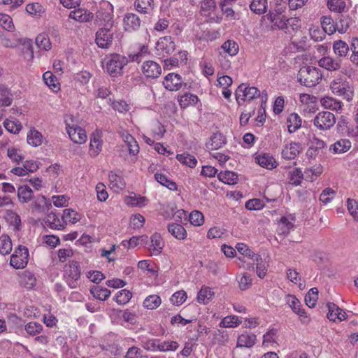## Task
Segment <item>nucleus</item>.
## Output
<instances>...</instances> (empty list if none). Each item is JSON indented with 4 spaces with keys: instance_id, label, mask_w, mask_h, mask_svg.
<instances>
[{
    "instance_id": "obj_1",
    "label": "nucleus",
    "mask_w": 358,
    "mask_h": 358,
    "mask_svg": "<svg viewBox=\"0 0 358 358\" xmlns=\"http://www.w3.org/2000/svg\"><path fill=\"white\" fill-rule=\"evenodd\" d=\"M298 81L301 85L308 87L315 86L322 79L320 70L311 66H303L297 74Z\"/></svg>"
},
{
    "instance_id": "obj_2",
    "label": "nucleus",
    "mask_w": 358,
    "mask_h": 358,
    "mask_svg": "<svg viewBox=\"0 0 358 358\" xmlns=\"http://www.w3.org/2000/svg\"><path fill=\"white\" fill-rule=\"evenodd\" d=\"M117 28L101 27L96 33L95 42L99 48L108 49L112 45L115 35L117 34Z\"/></svg>"
},
{
    "instance_id": "obj_3",
    "label": "nucleus",
    "mask_w": 358,
    "mask_h": 358,
    "mask_svg": "<svg viewBox=\"0 0 358 358\" xmlns=\"http://www.w3.org/2000/svg\"><path fill=\"white\" fill-rule=\"evenodd\" d=\"M95 23L102 27H114L113 6L108 2L103 3L98 10L96 15Z\"/></svg>"
},
{
    "instance_id": "obj_4",
    "label": "nucleus",
    "mask_w": 358,
    "mask_h": 358,
    "mask_svg": "<svg viewBox=\"0 0 358 358\" xmlns=\"http://www.w3.org/2000/svg\"><path fill=\"white\" fill-rule=\"evenodd\" d=\"M128 62L126 57L113 54L107 60L106 68L110 76L116 77L122 73L124 66L127 64Z\"/></svg>"
},
{
    "instance_id": "obj_5",
    "label": "nucleus",
    "mask_w": 358,
    "mask_h": 358,
    "mask_svg": "<svg viewBox=\"0 0 358 358\" xmlns=\"http://www.w3.org/2000/svg\"><path fill=\"white\" fill-rule=\"evenodd\" d=\"M64 277L71 288H76L80 277V265L76 261H71L64 268Z\"/></svg>"
},
{
    "instance_id": "obj_6",
    "label": "nucleus",
    "mask_w": 358,
    "mask_h": 358,
    "mask_svg": "<svg viewBox=\"0 0 358 358\" xmlns=\"http://www.w3.org/2000/svg\"><path fill=\"white\" fill-rule=\"evenodd\" d=\"M261 95L260 91L255 87H250L246 83H241L237 87L235 96L238 105H241L239 101L241 96V100L245 101L246 100L251 101L254 99L259 97Z\"/></svg>"
},
{
    "instance_id": "obj_7",
    "label": "nucleus",
    "mask_w": 358,
    "mask_h": 358,
    "mask_svg": "<svg viewBox=\"0 0 358 358\" xmlns=\"http://www.w3.org/2000/svg\"><path fill=\"white\" fill-rule=\"evenodd\" d=\"M155 49L159 56L166 57L176 51V45L171 36H166L158 40Z\"/></svg>"
},
{
    "instance_id": "obj_8",
    "label": "nucleus",
    "mask_w": 358,
    "mask_h": 358,
    "mask_svg": "<svg viewBox=\"0 0 358 358\" xmlns=\"http://www.w3.org/2000/svg\"><path fill=\"white\" fill-rule=\"evenodd\" d=\"M313 123L320 130H327L336 123V117L329 111L319 113L313 120Z\"/></svg>"
},
{
    "instance_id": "obj_9",
    "label": "nucleus",
    "mask_w": 358,
    "mask_h": 358,
    "mask_svg": "<svg viewBox=\"0 0 358 358\" xmlns=\"http://www.w3.org/2000/svg\"><path fill=\"white\" fill-rule=\"evenodd\" d=\"M331 89L334 94L343 96L348 101L352 99L353 92L345 80L338 79L331 83Z\"/></svg>"
},
{
    "instance_id": "obj_10",
    "label": "nucleus",
    "mask_w": 358,
    "mask_h": 358,
    "mask_svg": "<svg viewBox=\"0 0 358 358\" xmlns=\"http://www.w3.org/2000/svg\"><path fill=\"white\" fill-rule=\"evenodd\" d=\"M143 75L148 78H157L162 73L161 66L152 60H145L141 67Z\"/></svg>"
},
{
    "instance_id": "obj_11",
    "label": "nucleus",
    "mask_w": 358,
    "mask_h": 358,
    "mask_svg": "<svg viewBox=\"0 0 358 358\" xmlns=\"http://www.w3.org/2000/svg\"><path fill=\"white\" fill-rule=\"evenodd\" d=\"M286 301L292 310L299 316L303 323L309 322L310 318L307 316L305 310L301 308V302L295 296L287 295L286 296Z\"/></svg>"
},
{
    "instance_id": "obj_12",
    "label": "nucleus",
    "mask_w": 358,
    "mask_h": 358,
    "mask_svg": "<svg viewBox=\"0 0 358 358\" xmlns=\"http://www.w3.org/2000/svg\"><path fill=\"white\" fill-rule=\"evenodd\" d=\"M163 85L168 90L177 91L181 88L183 82L179 74L171 73L165 76ZM184 85L186 86L187 84L184 83Z\"/></svg>"
},
{
    "instance_id": "obj_13",
    "label": "nucleus",
    "mask_w": 358,
    "mask_h": 358,
    "mask_svg": "<svg viewBox=\"0 0 358 358\" xmlns=\"http://www.w3.org/2000/svg\"><path fill=\"white\" fill-rule=\"evenodd\" d=\"M123 22L125 30L129 32L138 30L141 24L138 15L131 13L125 15Z\"/></svg>"
},
{
    "instance_id": "obj_14",
    "label": "nucleus",
    "mask_w": 358,
    "mask_h": 358,
    "mask_svg": "<svg viewBox=\"0 0 358 358\" xmlns=\"http://www.w3.org/2000/svg\"><path fill=\"white\" fill-rule=\"evenodd\" d=\"M300 149L301 144L299 143L292 142L284 146L282 150V156L285 159H293L300 153Z\"/></svg>"
},
{
    "instance_id": "obj_15",
    "label": "nucleus",
    "mask_w": 358,
    "mask_h": 358,
    "mask_svg": "<svg viewBox=\"0 0 358 358\" xmlns=\"http://www.w3.org/2000/svg\"><path fill=\"white\" fill-rule=\"evenodd\" d=\"M67 131L70 138L76 143L81 144L87 139L85 131L80 127H69Z\"/></svg>"
},
{
    "instance_id": "obj_16",
    "label": "nucleus",
    "mask_w": 358,
    "mask_h": 358,
    "mask_svg": "<svg viewBox=\"0 0 358 358\" xmlns=\"http://www.w3.org/2000/svg\"><path fill=\"white\" fill-rule=\"evenodd\" d=\"M210 143H207L206 146L210 150H217L227 143L226 137L220 132L214 133L210 138Z\"/></svg>"
},
{
    "instance_id": "obj_17",
    "label": "nucleus",
    "mask_w": 358,
    "mask_h": 358,
    "mask_svg": "<svg viewBox=\"0 0 358 358\" xmlns=\"http://www.w3.org/2000/svg\"><path fill=\"white\" fill-rule=\"evenodd\" d=\"M268 19L279 29H287V18L282 15L281 13H269L268 14Z\"/></svg>"
},
{
    "instance_id": "obj_18",
    "label": "nucleus",
    "mask_w": 358,
    "mask_h": 358,
    "mask_svg": "<svg viewBox=\"0 0 358 358\" xmlns=\"http://www.w3.org/2000/svg\"><path fill=\"white\" fill-rule=\"evenodd\" d=\"M45 224L52 229H64L66 224L62 223L59 219L58 215L54 212H51L47 215L44 219Z\"/></svg>"
},
{
    "instance_id": "obj_19",
    "label": "nucleus",
    "mask_w": 358,
    "mask_h": 358,
    "mask_svg": "<svg viewBox=\"0 0 358 358\" xmlns=\"http://www.w3.org/2000/svg\"><path fill=\"white\" fill-rule=\"evenodd\" d=\"M134 7L138 13L149 15L154 10V0H135Z\"/></svg>"
},
{
    "instance_id": "obj_20",
    "label": "nucleus",
    "mask_w": 358,
    "mask_h": 358,
    "mask_svg": "<svg viewBox=\"0 0 358 358\" xmlns=\"http://www.w3.org/2000/svg\"><path fill=\"white\" fill-rule=\"evenodd\" d=\"M321 24L324 33L329 35H331L338 31L336 22H334L331 15L323 16L322 17Z\"/></svg>"
},
{
    "instance_id": "obj_21",
    "label": "nucleus",
    "mask_w": 358,
    "mask_h": 358,
    "mask_svg": "<svg viewBox=\"0 0 358 358\" xmlns=\"http://www.w3.org/2000/svg\"><path fill=\"white\" fill-rule=\"evenodd\" d=\"M69 17L81 22H88L93 18V14L85 9H77L71 11Z\"/></svg>"
},
{
    "instance_id": "obj_22",
    "label": "nucleus",
    "mask_w": 358,
    "mask_h": 358,
    "mask_svg": "<svg viewBox=\"0 0 358 358\" xmlns=\"http://www.w3.org/2000/svg\"><path fill=\"white\" fill-rule=\"evenodd\" d=\"M90 150H93L94 155H97L102 148L101 131L96 130L94 132L90 138Z\"/></svg>"
},
{
    "instance_id": "obj_23",
    "label": "nucleus",
    "mask_w": 358,
    "mask_h": 358,
    "mask_svg": "<svg viewBox=\"0 0 358 358\" xmlns=\"http://www.w3.org/2000/svg\"><path fill=\"white\" fill-rule=\"evenodd\" d=\"M256 162L262 167L273 169L276 166L273 157L268 154L259 155L255 157Z\"/></svg>"
},
{
    "instance_id": "obj_24",
    "label": "nucleus",
    "mask_w": 358,
    "mask_h": 358,
    "mask_svg": "<svg viewBox=\"0 0 358 358\" xmlns=\"http://www.w3.org/2000/svg\"><path fill=\"white\" fill-rule=\"evenodd\" d=\"M318 63L320 66L329 71H336L341 68L340 61L333 59L330 57H322L319 60Z\"/></svg>"
},
{
    "instance_id": "obj_25",
    "label": "nucleus",
    "mask_w": 358,
    "mask_h": 358,
    "mask_svg": "<svg viewBox=\"0 0 358 358\" xmlns=\"http://www.w3.org/2000/svg\"><path fill=\"white\" fill-rule=\"evenodd\" d=\"M169 232L178 240H183L187 236L185 229L180 224L171 223L168 225Z\"/></svg>"
},
{
    "instance_id": "obj_26",
    "label": "nucleus",
    "mask_w": 358,
    "mask_h": 358,
    "mask_svg": "<svg viewBox=\"0 0 358 358\" xmlns=\"http://www.w3.org/2000/svg\"><path fill=\"white\" fill-rule=\"evenodd\" d=\"M287 128L289 133L292 134L295 132L301 126V119L297 113H291L287 119Z\"/></svg>"
},
{
    "instance_id": "obj_27",
    "label": "nucleus",
    "mask_w": 358,
    "mask_h": 358,
    "mask_svg": "<svg viewBox=\"0 0 358 358\" xmlns=\"http://www.w3.org/2000/svg\"><path fill=\"white\" fill-rule=\"evenodd\" d=\"M353 20L348 15H340L336 18V25L339 33H345L349 27L352 24Z\"/></svg>"
},
{
    "instance_id": "obj_28",
    "label": "nucleus",
    "mask_w": 358,
    "mask_h": 358,
    "mask_svg": "<svg viewBox=\"0 0 358 358\" xmlns=\"http://www.w3.org/2000/svg\"><path fill=\"white\" fill-rule=\"evenodd\" d=\"M198 101V96L191 93H185L178 99L179 105L182 108H186L189 106H195Z\"/></svg>"
},
{
    "instance_id": "obj_29",
    "label": "nucleus",
    "mask_w": 358,
    "mask_h": 358,
    "mask_svg": "<svg viewBox=\"0 0 358 358\" xmlns=\"http://www.w3.org/2000/svg\"><path fill=\"white\" fill-rule=\"evenodd\" d=\"M36 282V278L34 274L30 271H24L21 275V285L27 289H32Z\"/></svg>"
},
{
    "instance_id": "obj_30",
    "label": "nucleus",
    "mask_w": 358,
    "mask_h": 358,
    "mask_svg": "<svg viewBox=\"0 0 358 358\" xmlns=\"http://www.w3.org/2000/svg\"><path fill=\"white\" fill-rule=\"evenodd\" d=\"M90 293L94 297L101 301L106 300L110 295V291L108 289L99 285L91 287Z\"/></svg>"
},
{
    "instance_id": "obj_31",
    "label": "nucleus",
    "mask_w": 358,
    "mask_h": 358,
    "mask_svg": "<svg viewBox=\"0 0 358 358\" xmlns=\"http://www.w3.org/2000/svg\"><path fill=\"white\" fill-rule=\"evenodd\" d=\"M217 177L220 181L228 185H235L238 182V174L233 171H221Z\"/></svg>"
},
{
    "instance_id": "obj_32",
    "label": "nucleus",
    "mask_w": 358,
    "mask_h": 358,
    "mask_svg": "<svg viewBox=\"0 0 358 358\" xmlns=\"http://www.w3.org/2000/svg\"><path fill=\"white\" fill-rule=\"evenodd\" d=\"M13 101V95L7 87L0 85V106H9Z\"/></svg>"
},
{
    "instance_id": "obj_33",
    "label": "nucleus",
    "mask_w": 358,
    "mask_h": 358,
    "mask_svg": "<svg viewBox=\"0 0 358 358\" xmlns=\"http://www.w3.org/2000/svg\"><path fill=\"white\" fill-rule=\"evenodd\" d=\"M256 336L253 334H243L238 338L237 346L251 348L255 344Z\"/></svg>"
},
{
    "instance_id": "obj_34",
    "label": "nucleus",
    "mask_w": 358,
    "mask_h": 358,
    "mask_svg": "<svg viewBox=\"0 0 358 358\" xmlns=\"http://www.w3.org/2000/svg\"><path fill=\"white\" fill-rule=\"evenodd\" d=\"M334 53L339 57H345L349 52L348 45L343 41L338 40L334 41L333 44Z\"/></svg>"
},
{
    "instance_id": "obj_35",
    "label": "nucleus",
    "mask_w": 358,
    "mask_h": 358,
    "mask_svg": "<svg viewBox=\"0 0 358 358\" xmlns=\"http://www.w3.org/2000/svg\"><path fill=\"white\" fill-rule=\"evenodd\" d=\"M17 196L20 201L27 203L33 197V191L28 185L20 186L17 189Z\"/></svg>"
},
{
    "instance_id": "obj_36",
    "label": "nucleus",
    "mask_w": 358,
    "mask_h": 358,
    "mask_svg": "<svg viewBox=\"0 0 358 358\" xmlns=\"http://www.w3.org/2000/svg\"><path fill=\"white\" fill-rule=\"evenodd\" d=\"M151 248L150 250H152V255H159L163 247H164V243L162 241V238L160 234L155 233L154 234L151 238Z\"/></svg>"
},
{
    "instance_id": "obj_37",
    "label": "nucleus",
    "mask_w": 358,
    "mask_h": 358,
    "mask_svg": "<svg viewBox=\"0 0 358 358\" xmlns=\"http://www.w3.org/2000/svg\"><path fill=\"white\" fill-rule=\"evenodd\" d=\"M155 178L159 183L167 187L169 189L172 191L178 190L177 184L174 181L168 179L165 175L161 173H155Z\"/></svg>"
},
{
    "instance_id": "obj_38",
    "label": "nucleus",
    "mask_w": 358,
    "mask_h": 358,
    "mask_svg": "<svg viewBox=\"0 0 358 358\" xmlns=\"http://www.w3.org/2000/svg\"><path fill=\"white\" fill-rule=\"evenodd\" d=\"M42 134L35 129H32L27 134V141L28 144L34 147H37L42 143Z\"/></svg>"
},
{
    "instance_id": "obj_39",
    "label": "nucleus",
    "mask_w": 358,
    "mask_h": 358,
    "mask_svg": "<svg viewBox=\"0 0 358 358\" xmlns=\"http://www.w3.org/2000/svg\"><path fill=\"white\" fill-rule=\"evenodd\" d=\"M12 250V242L10 238L6 234L0 236V254L6 255Z\"/></svg>"
},
{
    "instance_id": "obj_40",
    "label": "nucleus",
    "mask_w": 358,
    "mask_h": 358,
    "mask_svg": "<svg viewBox=\"0 0 358 358\" xmlns=\"http://www.w3.org/2000/svg\"><path fill=\"white\" fill-rule=\"evenodd\" d=\"M267 0H252L250 5V10L257 14L261 15L266 11Z\"/></svg>"
},
{
    "instance_id": "obj_41",
    "label": "nucleus",
    "mask_w": 358,
    "mask_h": 358,
    "mask_svg": "<svg viewBox=\"0 0 358 358\" xmlns=\"http://www.w3.org/2000/svg\"><path fill=\"white\" fill-rule=\"evenodd\" d=\"M329 312L327 313V317L329 320L336 322V320L339 319V316L341 313L343 312V309L340 308L336 304L334 303H328L327 304Z\"/></svg>"
},
{
    "instance_id": "obj_42",
    "label": "nucleus",
    "mask_w": 358,
    "mask_h": 358,
    "mask_svg": "<svg viewBox=\"0 0 358 358\" xmlns=\"http://www.w3.org/2000/svg\"><path fill=\"white\" fill-rule=\"evenodd\" d=\"M6 219L10 225H13L15 227V231L20 230L21 224L20 217L14 211L8 210L6 211Z\"/></svg>"
},
{
    "instance_id": "obj_43",
    "label": "nucleus",
    "mask_w": 358,
    "mask_h": 358,
    "mask_svg": "<svg viewBox=\"0 0 358 358\" xmlns=\"http://www.w3.org/2000/svg\"><path fill=\"white\" fill-rule=\"evenodd\" d=\"M214 295V292L208 287H202L197 294V301L204 304L207 303Z\"/></svg>"
},
{
    "instance_id": "obj_44",
    "label": "nucleus",
    "mask_w": 358,
    "mask_h": 358,
    "mask_svg": "<svg viewBox=\"0 0 358 358\" xmlns=\"http://www.w3.org/2000/svg\"><path fill=\"white\" fill-rule=\"evenodd\" d=\"M293 227V223L289 222L286 217H282L278 227V233L280 235L287 236Z\"/></svg>"
},
{
    "instance_id": "obj_45",
    "label": "nucleus",
    "mask_w": 358,
    "mask_h": 358,
    "mask_svg": "<svg viewBox=\"0 0 358 358\" xmlns=\"http://www.w3.org/2000/svg\"><path fill=\"white\" fill-rule=\"evenodd\" d=\"M176 159L180 162L191 168L195 167L197 164L196 159L189 153L185 152L182 154H178L176 155Z\"/></svg>"
},
{
    "instance_id": "obj_46",
    "label": "nucleus",
    "mask_w": 358,
    "mask_h": 358,
    "mask_svg": "<svg viewBox=\"0 0 358 358\" xmlns=\"http://www.w3.org/2000/svg\"><path fill=\"white\" fill-rule=\"evenodd\" d=\"M333 150L335 153H344L351 147V142L349 140L341 139L336 141L333 145Z\"/></svg>"
},
{
    "instance_id": "obj_47",
    "label": "nucleus",
    "mask_w": 358,
    "mask_h": 358,
    "mask_svg": "<svg viewBox=\"0 0 358 358\" xmlns=\"http://www.w3.org/2000/svg\"><path fill=\"white\" fill-rule=\"evenodd\" d=\"M161 298L158 295H150L143 301V306L150 310L156 309L161 304Z\"/></svg>"
},
{
    "instance_id": "obj_48",
    "label": "nucleus",
    "mask_w": 358,
    "mask_h": 358,
    "mask_svg": "<svg viewBox=\"0 0 358 358\" xmlns=\"http://www.w3.org/2000/svg\"><path fill=\"white\" fill-rule=\"evenodd\" d=\"M124 142L130 155H136L139 152L138 144L131 135H127Z\"/></svg>"
},
{
    "instance_id": "obj_49",
    "label": "nucleus",
    "mask_w": 358,
    "mask_h": 358,
    "mask_svg": "<svg viewBox=\"0 0 358 358\" xmlns=\"http://www.w3.org/2000/svg\"><path fill=\"white\" fill-rule=\"evenodd\" d=\"M78 214L74 210L71 208H67L64 210L62 215V223L66 224L67 222H70L71 223H76L80 220V218L78 217Z\"/></svg>"
},
{
    "instance_id": "obj_50",
    "label": "nucleus",
    "mask_w": 358,
    "mask_h": 358,
    "mask_svg": "<svg viewBox=\"0 0 358 358\" xmlns=\"http://www.w3.org/2000/svg\"><path fill=\"white\" fill-rule=\"evenodd\" d=\"M43 79L45 83L52 90H59V83L55 76L50 71H46L43 75Z\"/></svg>"
},
{
    "instance_id": "obj_51",
    "label": "nucleus",
    "mask_w": 358,
    "mask_h": 358,
    "mask_svg": "<svg viewBox=\"0 0 358 358\" xmlns=\"http://www.w3.org/2000/svg\"><path fill=\"white\" fill-rule=\"evenodd\" d=\"M318 299V289L316 287L311 288L305 296L306 304L309 308H313Z\"/></svg>"
},
{
    "instance_id": "obj_52",
    "label": "nucleus",
    "mask_w": 358,
    "mask_h": 358,
    "mask_svg": "<svg viewBox=\"0 0 358 358\" xmlns=\"http://www.w3.org/2000/svg\"><path fill=\"white\" fill-rule=\"evenodd\" d=\"M222 48L225 52H227L229 55L234 56L238 53L239 46L238 43L234 41L228 40L222 44Z\"/></svg>"
},
{
    "instance_id": "obj_53",
    "label": "nucleus",
    "mask_w": 358,
    "mask_h": 358,
    "mask_svg": "<svg viewBox=\"0 0 358 358\" xmlns=\"http://www.w3.org/2000/svg\"><path fill=\"white\" fill-rule=\"evenodd\" d=\"M320 102L325 108H329L333 110H338L341 108V102L331 97H324L321 99Z\"/></svg>"
},
{
    "instance_id": "obj_54",
    "label": "nucleus",
    "mask_w": 358,
    "mask_h": 358,
    "mask_svg": "<svg viewBox=\"0 0 358 358\" xmlns=\"http://www.w3.org/2000/svg\"><path fill=\"white\" fill-rule=\"evenodd\" d=\"M236 249L239 253L241 255L249 257L252 260L258 259V256L259 255L255 254L244 243H238L236 245Z\"/></svg>"
},
{
    "instance_id": "obj_55",
    "label": "nucleus",
    "mask_w": 358,
    "mask_h": 358,
    "mask_svg": "<svg viewBox=\"0 0 358 358\" xmlns=\"http://www.w3.org/2000/svg\"><path fill=\"white\" fill-rule=\"evenodd\" d=\"M132 296L131 292L127 289H122L117 292L115 296V301L118 304H125L129 301Z\"/></svg>"
},
{
    "instance_id": "obj_56",
    "label": "nucleus",
    "mask_w": 358,
    "mask_h": 358,
    "mask_svg": "<svg viewBox=\"0 0 358 358\" xmlns=\"http://www.w3.org/2000/svg\"><path fill=\"white\" fill-rule=\"evenodd\" d=\"M36 44L39 48L45 50H49L52 47L50 38L45 34H39L36 38Z\"/></svg>"
},
{
    "instance_id": "obj_57",
    "label": "nucleus",
    "mask_w": 358,
    "mask_h": 358,
    "mask_svg": "<svg viewBox=\"0 0 358 358\" xmlns=\"http://www.w3.org/2000/svg\"><path fill=\"white\" fill-rule=\"evenodd\" d=\"M256 262L257 274L260 278H263L266 273L268 264L262 260L260 255L258 256V259L253 260Z\"/></svg>"
},
{
    "instance_id": "obj_58",
    "label": "nucleus",
    "mask_w": 358,
    "mask_h": 358,
    "mask_svg": "<svg viewBox=\"0 0 358 358\" xmlns=\"http://www.w3.org/2000/svg\"><path fill=\"white\" fill-rule=\"evenodd\" d=\"M327 6L330 10L341 13L345 8V3L341 0H328Z\"/></svg>"
},
{
    "instance_id": "obj_59",
    "label": "nucleus",
    "mask_w": 358,
    "mask_h": 358,
    "mask_svg": "<svg viewBox=\"0 0 358 358\" xmlns=\"http://www.w3.org/2000/svg\"><path fill=\"white\" fill-rule=\"evenodd\" d=\"M189 220L192 224L200 226L204 222V217L200 211L194 210L189 214Z\"/></svg>"
},
{
    "instance_id": "obj_60",
    "label": "nucleus",
    "mask_w": 358,
    "mask_h": 358,
    "mask_svg": "<svg viewBox=\"0 0 358 358\" xmlns=\"http://www.w3.org/2000/svg\"><path fill=\"white\" fill-rule=\"evenodd\" d=\"M241 323L238 316H227L225 317L220 322L222 327H234Z\"/></svg>"
},
{
    "instance_id": "obj_61",
    "label": "nucleus",
    "mask_w": 358,
    "mask_h": 358,
    "mask_svg": "<svg viewBox=\"0 0 358 358\" xmlns=\"http://www.w3.org/2000/svg\"><path fill=\"white\" fill-rule=\"evenodd\" d=\"M3 125L8 131L13 134L18 133L22 129V125L18 121L15 122L6 120L4 122Z\"/></svg>"
},
{
    "instance_id": "obj_62",
    "label": "nucleus",
    "mask_w": 358,
    "mask_h": 358,
    "mask_svg": "<svg viewBox=\"0 0 358 358\" xmlns=\"http://www.w3.org/2000/svg\"><path fill=\"white\" fill-rule=\"evenodd\" d=\"M186 299V292L183 290H180L175 292L170 300L173 305L180 306L185 301Z\"/></svg>"
},
{
    "instance_id": "obj_63",
    "label": "nucleus",
    "mask_w": 358,
    "mask_h": 358,
    "mask_svg": "<svg viewBox=\"0 0 358 358\" xmlns=\"http://www.w3.org/2000/svg\"><path fill=\"white\" fill-rule=\"evenodd\" d=\"M245 208L250 210H261L264 208V203L259 199H252L245 203Z\"/></svg>"
},
{
    "instance_id": "obj_64",
    "label": "nucleus",
    "mask_w": 358,
    "mask_h": 358,
    "mask_svg": "<svg viewBox=\"0 0 358 358\" xmlns=\"http://www.w3.org/2000/svg\"><path fill=\"white\" fill-rule=\"evenodd\" d=\"M43 329V326L37 322H31L26 324L25 330L31 336L39 334Z\"/></svg>"
}]
</instances>
